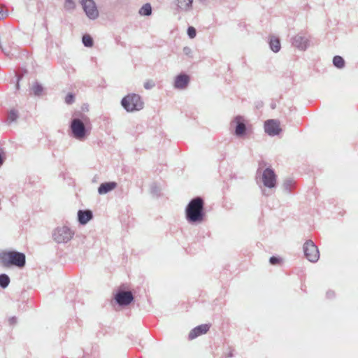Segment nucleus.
Here are the masks:
<instances>
[{
    "label": "nucleus",
    "instance_id": "7c9ffc66",
    "mask_svg": "<svg viewBox=\"0 0 358 358\" xmlns=\"http://www.w3.org/2000/svg\"><path fill=\"white\" fill-rule=\"evenodd\" d=\"M5 159L4 153L3 151H0V166H1L3 163Z\"/></svg>",
    "mask_w": 358,
    "mask_h": 358
},
{
    "label": "nucleus",
    "instance_id": "4468645a",
    "mask_svg": "<svg viewBox=\"0 0 358 358\" xmlns=\"http://www.w3.org/2000/svg\"><path fill=\"white\" fill-rule=\"evenodd\" d=\"M189 80V78L188 76L185 74L179 75L176 78L174 86L178 89H183L187 85Z\"/></svg>",
    "mask_w": 358,
    "mask_h": 358
},
{
    "label": "nucleus",
    "instance_id": "7ed1b4c3",
    "mask_svg": "<svg viewBox=\"0 0 358 358\" xmlns=\"http://www.w3.org/2000/svg\"><path fill=\"white\" fill-rule=\"evenodd\" d=\"M121 103L128 112L140 110L143 108V102L141 96L136 94H128L122 99Z\"/></svg>",
    "mask_w": 358,
    "mask_h": 358
},
{
    "label": "nucleus",
    "instance_id": "9b49d317",
    "mask_svg": "<svg viewBox=\"0 0 358 358\" xmlns=\"http://www.w3.org/2000/svg\"><path fill=\"white\" fill-rule=\"evenodd\" d=\"M245 120L243 117L238 115L234 117L233 122L236 124L235 134L238 136H243L246 132Z\"/></svg>",
    "mask_w": 358,
    "mask_h": 358
},
{
    "label": "nucleus",
    "instance_id": "412c9836",
    "mask_svg": "<svg viewBox=\"0 0 358 358\" xmlns=\"http://www.w3.org/2000/svg\"><path fill=\"white\" fill-rule=\"evenodd\" d=\"M10 282L8 276L6 274L0 275V286L3 288L6 287Z\"/></svg>",
    "mask_w": 358,
    "mask_h": 358
},
{
    "label": "nucleus",
    "instance_id": "0eeeda50",
    "mask_svg": "<svg viewBox=\"0 0 358 358\" xmlns=\"http://www.w3.org/2000/svg\"><path fill=\"white\" fill-rule=\"evenodd\" d=\"M277 176L273 170L270 168L266 169L262 173V182L264 186L273 188L275 186Z\"/></svg>",
    "mask_w": 358,
    "mask_h": 358
},
{
    "label": "nucleus",
    "instance_id": "6e6552de",
    "mask_svg": "<svg viewBox=\"0 0 358 358\" xmlns=\"http://www.w3.org/2000/svg\"><path fill=\"white\" fill-rule=\"evenodd\" d=\"M72 133L75 138L83 139L85 136L84 124L78 119H74L71 125Z\"/></svg>",
    "mask_w": 358,
    "mask_h": 358
},
{
    "label": "nucleus",
    "instance_id": "2eb2a0df",
    "mask_svg": "<svg viewBox=\"0 0 358 358\" xmlns=\"http://www.w3.org/2000/svg\"><path fill=\"white\" fill-rule=\"evenodd\" d=\"M117 187L115 182H104L100 185L98 192L100 194H104L112 191Z\"/></svg>",
    "mask_w": 358,
    "mask_h": 358
},
{
    "label": "nucleus",
    "instance_id": "cd10ccee",
    "mask_svg": "<svg viewBox=\"0 0 358 358\" xmlns=\"http://www.w3.org/2000/svg\"><path fill=\"white\" fill-rule=\"evenodd\" d=\"M155 86V83L152 80H148L144 83V87L146 90H150Z\"/></svg>",
    "mask_w": 358,
    "mask_h": 358
},
{
    "label": "nucleus",
    "instance_id": "a211bd4d",
    "mask_svg": "<svg viewBox=\"0 0 358 358\" xmlns=\"http://www.w3.org/2000/svg\"><path fill=\"white\" fill-rule=\"evenodd\" d=\"M270 47L271 50L275 52H278L280 50V40L275 37V36H271L270 38Z\"/></svg>",
    "mask_w": 358,
    "mask_h": 358
},
{
    "label": "nucleus",
    "instance_id": "f3484780",
    "mask_svg": "<svg viewBox=\"0 0 358 358\" xmlns=\"http://www.w3.org/2000/svg\"><path fill=\"white\" fill-rule=\"evenodd\" d=\"M177 6L182 10H188L192 6L193 0H176Z\"/></svg>",
    "mask_w": 358,
    "mask_h": 358
},
{
    "label": "nucleus",
    "instance_id": "c85d7f7f",
    "mask_svg": "<svg viewBox=\"0 0 358 358\" xmlns=\"http://www.w3.org/2000/svg\"><path fill=\"white\" fill-rule=\"evenodd\" d=\"M73 101H74V96L72 94H69L65 98V101L68 104L73 103Z\"/></svg>",
    "mask_w": 358,
    "mask_h": 358
},
{
    "label": "nucleus",
    "instance_id": "ddd939ff",
    "mask_svg": "<svg viewBox=\"0 0 358 358\" xmlns=\"http://www.w3.org/2000/svg\"><path fill=\"white\" fill-rule=\"evenodd\" d=\"M308 39L305 36L298 34L293 38L292 44L301 50H305L308 45Z\"/></svg>",
    "mask_w": 358,
    "mask_h": 358
},
{
    "label": "nucleus",
    "instance_id": "c756f323",
    "mask_svg": "<svg viewBox=\"0 0 358 358\" xmlns=\"http://www.w3.org/2000/svg\"><path fill=\"white\" fill-rule=\"evenodd\" d=\"M280 262V259H278L275 257H272L270 258V263L271 264L275 265V264H278Z\"/></svg>",
    "mask_w": 358,
    "mask_h": 358
},
{
    "label": "nucleus",
    "instance_id": "39448f33",
    "mask_svg": "<svg viewBox=\"0 0 358 358\" xmlns=\"http://www.w3.org/2000/svg\"><path fill=\"white\" fill-rule=\"evenodd\" d=\"M73 234L68 227H63L55 231L53 238L57 243H65L71 239Z\"/></svg>",
    "mask_w": 358,
    "mask_h": 358
},
{
    "label": "nucleus",
    "instance_id": "f8f14e48",
    "mask_svg": "<svg viewBox=\"0 0 358 358\" xmlns=\"http://www.w3.org/2000/svg\"><path fill=\"white\" fill-rule=\"evenodd\" d=\"M210 325L203 324L194 328L189 334V339L193 340L196 337L206 334L210 329Z\"/></svg>",
    "mask_w": 358,
    "mask_h": 358
},
{
    "label": "nucleus",
    "instance_id": "4be33fe9",
    "mask_svg": "<svg viewBox=\"0 0 358 358\" xmlns=\"http://www.w3.org/2000/svg\"><path fill=\"white\" fill-rule=\"evenodd\" d=\"M83 43L87 47H92L93 45V40L88 34H85L83 36Z\"/></svg>",
    "mask_w": 358,
    "mask_h": 358
},
{
    "label": "nucleus",
    "instance_id": "1a4fd4ad",
    "mask_svg": "<svg viewBox=\"0 0 358 358\" xmlns=\"http://www.w3.org/2000/svg\"><path fill=\"white\" fill-rule=\"evenodd\" d=\"M265 131L269 135H277L281 131L280 127V122L275 120H269L265 122L264 124Z\"/></svg>",
    "mask_w": 358,
    "mask_h": 358
},
{
    "label": "nucleus",
    "instance_id": "a878e982",
    "mask_svg": "<svg viewBox=\"0 0 358 358\" xmlns=\"http://www.w3.org/2000/svg\"><path fill=\"white\" fill-rule=\"evenodd\" d=\"M8 16V11L3 6H0V20H3Z\"/></svg>",
    "mask_w": 358,
    "mask_h": 358
},
{
    "label": "nucleus",
    "instance_id": "6ab92c4d",
    "mask_svg": "<svg viewBox=\"0 0 358 358\" xmlns=\"http://www.w3.org/2000/svg\"><path fill=\"white\" fill-rule=\"evenodd\" d=\"M333 63L337 68L341 69L345 65L344 59L341 56H335L333 59Z\"/></svg>",
    "mask_w": 358,
    "mask_h": 358
},
{
    "label": "nucleus",
    "instance_id": "5701e85b",
    "mask_svg": "<svg viewBox=\"0 0 358 358\" xmlns=\"http://www.w3.org/2000/svg\"><path fill=\"white\" fill-rule=\"evenodd\" d=\"M64 6L66 10H73L76 8V3L73 0H65Z\"/></svg>",
    "mask_w": 358,
    "mask_h": 358
},
{
    "label": "nucleus",
    "instance_id": "393cba45",
    "mask_svg": "<svg viewBox=\"0 0 358 358\" xmlns=\"http://www.w3.org/2000/svg\"><path fill=\"white\" fill-rule=\"evenodd\" d=\"M17 118V113L15 110H10L8 115V119L9 121H15Z\"/></svg>",
    "mask_w": 358,
    "mask_h": 358
},
{
    "label": "nucleus",
    "instance_id": "dca6fc26",
    "mask_svg": "<svg viewBox=\"0 0 358 358\" xmlns=\"http://www.w3.org/2000/svg\"><path fill=\"white\" fill-rule=\"evenodd\" d=\"M78 220L80 224H87L92 218V213L90 210H79L78 213Z\"/></svg>",
    "mask_w": 358,
    "mask_h": 358
},
{
    "label": "nucleus",
    "instance_id": "423d86ee",
    "mask_svg": "<svg viewBox=\"0 0 358 358\" xmlns=\"http://www.w3.org/2000/svg\"><path fill=\"white\" fill-rule=\"evenodd\" d=\"M80 3L86 15L91 19H95L99 12L93 0H80Z\"/></svg>",
    "mask_w": 358,
    "mask_h": 358
},
{
    "label": "nucleus",
    "instance_id": "f03ea898",
    "mask_svg": "<svg viewBox=\"0 0 358 358\" xmlns=\"http://www.w3.org/2000/svg\"><path fill=\"white\" fill-rule=\"evenodd\" d=\"M25 255L16 251H4L0 253V261L5 266H15L22 268L25 265Z\"/></svg>",
    "mask_w": 358,
    "mask_h": 358
},
{
    "label": "nucleus",
    "instance_id": "bb28decb",
    "mask_svg": "<svg viewBox=\"0 0 358 358\" xmlns=\"http://www.w3.org/2000/svg\"><path fill=\"white\" fill-rule=\"evenodd\" d=\"M187 34L191 38L196 36V29L193 27H189L187 29Z\"/></svg>",
    "mask_w": 358,
    "mask_h": 358
},
{
    "label": "nucleus",
    "instance_id": "20e7f679",
    "mask_svg": "<svg viewBox=\"0 0 358 358\" xmlns=\"http://www.w3.org/2000/svg\"><path fill=\"white\" fill-rule=\"evenodd\" d=\"M303 251L306 257L311 262H316L319 259L320 253L318 248L314 243L309 240L303 245Z\"/></svg>",
    "mask_w": 358,
    "mask_h": 358
},
{
    "label": "nucleus",
    "instance_id": "b1692460",
    "mask_svg": "<svg viewBox=\"0 0 358 358\" xmlns=\"http://www.w3.org/2000/svg\"><path fill=\"white\" fill-rule=\"evenodd\" d=\"M32 91L35 95H39L43 91V87L41 85L36 83L32 86Z\"/></svg>",
    "mask_w": 358,
    "mask_h": 358
},
{
    "label": "nucleus",
    "instance_id": "aec40b11",
    "mask_svg": "<svg viewBox=\"0 0 358 358\" xmlns=\"http://www.w3.org/2000/svg\"><path fill=\"white\" fill-rule=\"evenodd\" d=\"M152 12V8L150 3H146L141 8L139 13L141 15H150Z\"/></svg>",
    "mask_w": 358,
    "mask_h": 358
},
{
    "label": "nucleus",
    "instance_id": "2f4dec72",
    "mask_svg": "<svg viewBox=\"0 0 358 358\" xmlns=\"http://www.w3.org/2000/svg\"><path fill=\"white\" fill-rule=\"evenodd\" d=\"M183 50L186 54H189V52H190V49L189 48H185Z\"/></svg>",
    "mask_w": 358,
    "mask_h": 358
},
{
    "label": "nucleus",
    "instance_id": "473e14b6",
    "mask_svg": "<svg viewBox=\"0 0 358 358\" xmlns=\"http://www.w3.org/2000/svg\"><path fill=\"white\" fill-rule=\"evenodd\" d=\"M5 53L8 55L10 54V52H5Z\"/></svg>",
    "mask_w": 358,
    "mask_h": 358
},
{
    "label": "nucleus",
    "instance_id": "f257e3e1",
    "mask_svg": "<svg viewBox=\"0 0 358 358\" xmlns=\"http://www.w3.org/2000/svg\"><path fill=\"white\" fill-rule=\"evenodd\" d=\"M204 202L200 197L190 201L185 209L186 218L189 222H201L204 220Z\"/></svg>",
    "mask_w": 358,
    "mask_h": 358
},
{
    "label": "nucleus",
    "instance_id": "9d476101",
    "mask_svg": "<svg viewBox=\"0 0 358 358\" xmlns=\"http://www.w3.org/2000/svg\"><path fill=\"white\" fill-rule=\"evenodd\" d=\"M134 299L131 292H120L115 295V300L120 306H127Z\"/></svg>",
    "mask_w": 358,
    "mask_h": 358
}]
</instances>
